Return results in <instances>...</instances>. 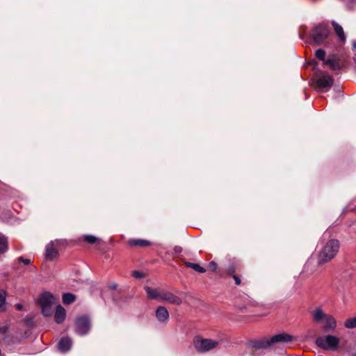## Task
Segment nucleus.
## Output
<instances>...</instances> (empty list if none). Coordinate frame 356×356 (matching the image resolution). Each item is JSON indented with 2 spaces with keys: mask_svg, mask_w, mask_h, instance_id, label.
<instances>
[{
  "mask_svg": "<svg viewBox=\"0 0 356 356\" xmlns=\"http://www.w3.org/2000/svg\"><path fill=\"white\" fill-rule=\"evenodd\" d=\"M313 69L314 72L312 78V84L315 90L318 92H325L328 91L334 83L333 70L335 68H331V70H324L320 68Z\"/></svg>",
  "mask_w": 356,
  "mask_h": 356,
  "instance_id": "f257e3e1",
  "label": "nucleus"
},
{
  "mask_svg": "<svg viewBox=\"0 0 356 356\" xmlns=\"http://www.w3.org/2000/svg\"><path fill=\"white\" fill-rule=\"evenodd\" d=\"M339 249V243L337 240H329L319 252L318 263L319 264H323L330 261L337 255Z\"/></svg>",
  "mask_w": 356,
  "mask_h": 356,
  "instance_id": "f03ea898",
  "label": "nucleus"
},
{
  "mask_svg": "<svg viewBox=\"0 0 356 356\" xmlns=\"http://www.w3.org/2000/svg\"><path fill=\"white\" fill-rule=\"evenodd\" d=\"M39 303L43 315L49 316L53 313L54 306L56 303V298L51 293L44 292L41 294L39 298Z\"/></svg>",
  "mask_w": 356,
  "mask_h": 356,
  "instance_id": "7ed1b4c3",
  "label": "nucleus"
},
{
  "mask_svg": "<svg viewBox=\"0 0 356 356\" xmlns=\"http://www.w3.org/2000/svg\"><path fill=\"white\" fill-rule=\"evenodd\" d=\"M316 345L324 350H334L338 348L339 339L334 335L319 337L316 340Z\"/></svg>",
  "mask_w": 356,
  "mask_h": 356,
  "instance_id": "20e7f679",
  "label": "nucleus"
},
{
  "mask_svg": "<svg viewBox=\"0 0 356 356\" xmlns=\"http://www.w3.org/2000/svg\"><path fill=\"white\" fill-rule=\"evenodd\" d=\"M218 342L212 339L196 337L194 339V346L198 352H207L215 348Z\"/></svg>",
  "mask_w": 356,
  "mask_h": 356,
  "instance_id": "39448f33",
  "label": "nucleus"
},
{
  "mask_svg": "<svg viewBox=\"0 0 356 356\" xmlns=\"http://www.w3.org/2000/svg\"><path fill=\"white\" fill-rule=\"evenodd\" d=\"M311 35L315 43L321 44L328 37V26L325 24H319L312 31Z\"/></svg>",
  "mask_w": 356,
  "mask_h": 356,
  "instance_id": "423d86ee",
  "label": "nucleus"
},
{
  "mask_svg": "<svg viewBox=\"0 0 356 356\" xmlns=\"http://www.w3.org/2000/svg\"><path fill=\"white\" fill-rule=\"evenodd\" d=\"M270 346L269 339H261L251 341L248 343V354L251 356L257 355L256 351L268 348Z\"/></svg>",
  "mask_w": 356,
  "mask_h": 356,
  "instance_id": "0eeeda50",
  "label": "nucleus"
},
{
  "mask_svg": "<svg viewBox=\"0 0 356 356\" xmlns=\"http://www.w3.org/2000/svg\"><path fill=\"white\" fill-rule=\"evenodd\" d=\"M90 326V319L87 316H81L76 321L75 332L79 335H85L88 333Z\"/></svg>",
  "mask_w": 356,
  "mask_h": 356,
  "instance_id": "6e6552de",
  "label": "nucleus"
},
{
  "mask_svg": "<svg viewBox=\"0 0 356 356\" xmlns=\"http://www.w3.org/2000/svg\"><path fill=\"white\" fill-rule=\"evenodd\" d=\"M159 301H163L173 305H180L181 303L180 298L176 296L171 292L164 290H161Z\"/></svg>",
  "mask_w": 356,
  "mask_h": 356,
  "instance_id": "1a4fd4ad",
  "label": "nucleus"
},
{
  "mask_svg": "<svg viewBox=\"0 0 356 356\" xmlns=\"http://www.w3.org/2000/svg\"><path fill=\"white\" fill-rule=\"evenodd\" d=\"M59 241L56 240L54 241H51L46 246L45 250V257L48 259H54L58 256V250L56 247L58 245Z\"/></svg>",
  "mask_w": 356,
  "mask_h": 356,
  "instance_id": "9d476101",
  "label": "nucleus"
},
{
  "mask_svg": "<svg viewBox=\"0 0 356 356\" xmlns=\"http://www.w3.org/2000/svg\"><path fill=\"white\" fill-rule=\"evenodd\" d=\"M292 340L293 337L286 333L278 334L269 339L270 346L280 342H289Z\"/></svg>",
  "mask_w": 356,
  "mask_h": 356,
  "instance_id": "9b49d317",
  "label": "nucleus"
},
{
  "mask_svg": "<svg viewBox=\"0 0 356 356\" xmlns=\"http://www.w3.org/2000/svg\"><path fill=\"white\" fill-rule=\"evenodd\" d=\"M323 321V328L325 331H333L337 327V321L331 315L327 314Z\"/></svg>",
  "mask_w": 356,
  "mask_h": 356,
  "instance_id": "f8f14e48",
  "label": "nucleus"
},
{
  "mask_svg": "<svg viewBox=\"0 0 356 356\" xmlns=\"http://www.w3.org/2000/svg\"><path fill=\"white\" fill-rule=\"evenodd\" d=\"M156 316L159 321L165 323L169 318L167 309L164 307H159L156 311Z\"/></svg>",
  "mask_w": 356,
  "mask_h": 356,
  "instance_id": "ddd939ff",
  "label": "nucleus"
},
{
  "mask_svg": "<svg viewBox=\"0 0 356 356\" xmlns=\"http://www.w3.org/2000/svg\"><path fill=\"white\" fill-rule=\"evenodd\" d=\"M72 345V339L69 337L62 338L58 343V349L63 353L68 351Z\"/></svg>",
  "mask_w": 356,
  "mask_h": 356,
  "instance_id": "4468645a",
  "label": "nucleus"
},
{
  "mask_svg": "<svg viewBox=\"0 0 356 356\" xmlns=\"http://www.w3.org/2000/svg\"><path fill=\"white\" fill-rule=\"evenodd\" d=\"M66 317V311L65 309L60 305H57L55 312V321L57 323H61L65 319Z\"/></svg>",
  "mask_w": 356,
  "mask_h": 356,
  "instance_id": "2eb2a0df",
  "label": "nucleus"
},
{
  "mask_svg": "<svg viewBox=\"0 0 356 356\" xmlns=\"http://www.w3.org/2000/svg\"><path fill=\"white\" fill-rule=\"evenodd\" d=\"M145 289L149 299H156L160 300V295L161 293V291L152 289L149 286H145Z\"/></svg>",
  "mask_w": 356,
  "mask_h": 356,
  "instance_id": "dca6fc26",
  "label": "nucleus"
},
{
  "mask_svg": "<svg viewBox=\"0 0 356 356\" xmlns=\"http://www.w3.org/2000/svg\"><path fill=\"white\" fill-rule=\"evenodd\" d=\"M338 64V56L335 54H330L326 60L323 62V65H330V67H336Z\"/></svg>",
  "mask_w": 356,
  "mask_h": 356,
  "instance_id": "f3484780",
  "label": "nucleus"
},
{
  "mask_svg": "<svg viewBox=\"0 0 356 356\" xmlns=\"http://www.w3.org/2000/svg\"><path fill=\"white\" fill-rule=\"evenodd\" d=\"M332 26L334 27L335 33L337 35V36L339 38V39L342 41H344L346 39V36H345L342 26H341L339 24H338L335 22H332Z\"/></svg>",
  "mask_w": 356,
  "mask_h": 356,
  "instance_id": "a211bd4d",
  "label": "nucleus"
},
{
  "mask_svg": "<svg viewBox=\"0 0 356 356\" xmlns=\"http://www.w3.org/2000/svg\"><path fill=\"white\" fill-rule=\"evenodd\" d=\"M63 302L65 305H70L76 300V296L71 293H65L63 295Z\"/></svg>",
  "mask_w": 356,
  "mask_h": 356,
  "instance_id": "6ab92c4d",
  "label": "nucleus"
},
{
  "mask_svg": "<svg viewBox=\"0 0 356 356\" xmlns=\"http://www.w3.org/2000/svg\"><path fill=\"white\" fill-rule=\"evenodd\" d=\"M327 316L321 309H317L314 312L313 317L315 321L319 322L323 321Z\"/></svg>",
  "mask_w": 356,
  "mask_h": 356,
  "instance_id": "aec40b11",
  "label": "nucleus"
},
{
  "mask_svg": "<svg viewBox=\"0 0 356 356\" xmlns=\"http://www.w3.org/2000/svg\"><path fill=\"white\" fill-rule=\"evenodd\" d=\"M8 250V239L7 238L0 234V254L4 253Z\"/></svg>",
  "mask_w": 356,
  "mask_h": 356,
  "instance_id": "412c9836",
  "label": "nucleus"
},
{
  "mask_svg": "<svg viewBox=\"0 0 356 356\" xmlns=\"http://www.w3.org/2000/svg\"><path fill=\"white\" fill-rule=\"evenodd\" d=\"M131 245L136 246H148L149 245V242L145 240L141 239H131L129 241Z\"/></svg>",
  "mask_w": 356,
  "mask_h": 356,
  "instance_id": "4be33fe9",
  "label": "nucleus"
},
{
  "mask_svg": "<svg viewBox=\"0 0 356 356\" xmlns=\"http://www.w3.org/2000/svg\"><path fill=\"white\" fill-rule=\"evenodd\" d=\"M185 265H186V266H187L188 268H191L193 270H195V271L200 273H205V271H206V270L204 268H202L197 264H194V263H191V262L187 261L185 263Z\"/></svg>",
  "mask_w": 356,
  "mask_h": 356,
  "instance_id": "5701e85b",
  "label": "nucleus"
},
{
  "mask_svg": "<svg viewBox=\"0 0 356 356\" xmlns=\"http://www.w3.org/2000/svg\"><path fill=\"white\" fill-rule=\"evenodd\" d=\"M6 293L4 290H0V311H4L6 307Z\"/></svg>",
  "mask_w": 356,
  "mask_h": 356,
  "instance_id": "b1692460",
  "label": "nucleus"
},
{
  "mask_svg": "<svg viewBox=\"0 0 356 356\" xmlns=\"http://www.w3.org/2000/svg\"><path fill=\"white\" fill-rule=\"evenodd\" d=\"M344 326L348 329L356 327V317L347 319L344 323Z\"/></svg>",
  "mask_w": 356,
  "mask_h": 356,
  "instance_id": "393cba45",
  "label": "nucleus"
},
{
  "mask_svg": "<svg viewBox=\"0 0 356 356\" xmlns=\"http://www.w3.org/2000/svg\"><path fill=\"white\" fill-rule=\"evenodd\" d=\"M84 241L90 244H94L99 241V238L93 235H85L83 236Z\"/></svg>",
  "mask_w": 356,
  "mask_h": 356,
  "instance_id": "a878e982",
  "label": "nucleus"
},
{
  "mask_svg": "<svg viewBox=\"0 0 356 356\" xmlns=\"http://www.w3.org/2000/svg\"><path fill=\"white\" fill-rule=\"evenodd\" d=\"M315 56L318 59L321 60L323 62L326 60L325 51L322 49H317L315 51Z\"/></svg>",
  "mask_w": 356,
  "mask_h": 356,
  "instance_id": "bb28decb",
  "label": "nucleus"
},
{
  "mask_svg": "<svg viewBox=\"0 0 356 356\" xmlns=\"http://www.w3.org/2000/svg\"><path fill=\"white\" fill-rule=\"evenodd\" d=\"M132 276L135 278H137V279H140V278H142L144 277V275L143 273H142L140 271H138V270H134L133 271L132 273Z\"/></svg>",
  "mask_w": 356,
  "mask_h": 356,
  "instance_id": "cd10ccee",
  "label": "nucleus"
},
{
  "mask_svg": "<svg viewBox=\"0 0 356 356\" xmlns=\"http://www.w3.org/2000/svg\"><path fill=\"white\" fill-rule=\"evenodd\" d=\"M19 261L22 262L24 265H29L31 262V259H24L22 257H20L18 258Z\"/></svg>",
  "mask_w": 356,
  "mask_h": 356,
  "instance_id": "c85d7f7f",
  "label": "nucleus"
},
{
  "mask_svg": "<svg viewBox=\"0 0 356 356\" xmlns=\"http://www.w3.org/2000/svg\"><path fill=\"white\" fill-rule=\"evenodd\" d=\"M8 328L7 326L0 327V334L6 336L8 333Z\"/></svg>",
  "mask_w": 356,
  "mask_h": 356,
  "instance_id": "c756f323",
  "label": "nucleus"
},
{
  "mask_svg": "<svg viewBox=\"0 0 356 356\" xmlns=\"http://www.w3.org/2000/svg\"><path fill=\"white\" fill-rule=\"evenodd\" d=\"M209 268L212 270H216V268H217V264L214 261H211L209 263Z\"/></svg>",
  "mask_w": 356,
  "mask_h": 356,
  "instance_id": "7c9ffc66",
  "label": "nucleus"
},
{
  "mask_svg": "<svg viewBox=\"0 0 356 356\" xmlns=\"http://www.w3.org/2000/svg\"><path fill=\"white\" fill-rule=\"evenodd\" d=\"M233 278L234 279L235 284L236 285H239L241 284V280H240V279L237 276L233 275Z\"/></svg>",
  "mask_w": 356,
  "mask_h": 356,
  "instance_id": "2f4dec72",
  "label": "nucleus"
},
{
  "mask_svg": "<svg viewBox=\"0 0 356 356\" xmlns=\"http://www.w3.org/2000/svg\"><path fill=\"white\" fill-rule=\"evenodd\" d=\"M181 250H182V249H181V247H179V246H175V247L174 248V251H175V253H179V252H181Z\"/></svg>",
  "mask_w": 356,
  "mask_h": 356,
  "instance_id": "473e14b6",
  "label": "nucleus"
},
{
  "mask_svg": "<svg viewBox=\"0 0 356 356\" xmlns=\"http://www.w3.org/2000/svg\"><path fill=\"white\" fill-rule=\"evenodd\" d=\"M15 307L17 310H21L22 309L23 306L21 304H17V305H16Z\"/></svg>",
  "mask_w": 356,
  "mask_h": 356,
  "instance_id": "72a5a7b5",
  "label": "nucleus"
},
{
  "mask_svg": "<svg viewBox=\"0 0 356 356\" xmlns=\"http://www.w3.org/2000/svg\"><path fill=\"white\" fill-rule=\"evenodd\" d=\"M229 273H234V268L233 267H230L228 270Z\"/></svg>",
  "mask_w": 356,
  "mask_h": 356,
  "instance_id": "f704fd0d",
  "label": "nucleus"
},
{
  "mask_svg": "<svg viewBox=\"0 0 356 356\" xmlns=\"http://www.w3.org/2000/svg\"><path fill=\"white\" fill-rule=\"evenodd\" d=\"M309 64L314 65V66L317 65V63H316V61L314 60H312L311 62H309Z\"/></svg>",
  "mask_w": 356,
  "mask_h": 356,
  "instance_id": "c9c22d12",
  "label": "nucleus"
},
{
  "mask_svg": "<svg viewBox=\"0 0 356 356\" xmlns=\"http://www.w3.org/2000/svg\"><path fill=\"white\" fill-rule=\"evenodd\" d=\"M352 44H353V47L354 49H356V41H353V43H352Z\"/></svg>",
  "mask_w": 356,
  "mask_h": 356,
  "instance_id": "e433bc0d",
  "label": "nucleus"
},
{
  "mask_svg": "<svg viewBox=\"0 0 356 356\" xmlns=\"http://www.w3.org/2000/svg\"><path fill=\"white\" fill-rule=\"evenodd\" d=\"M117 287V284H113L111 288L113 289H115Z\"/></svg>",
  "mask_w": 356,
  "mask_h": 356,
  "instance_id": "4c0bfd02",
  "label": "nucleus"
},
{
  "mask_svg": "<svg viewBox=\"0 0 356 356\" xmlns=\"http://www.w3.org/2000/svg\"><path fill=\"white\" fill-rule=\"evenodd\" d=\"M355 72H356V68H355Z\"/></svg>",
  "mask_w": 356,
  "mask_h": 356,
  "instance_id": "58836bf2",
  "label": "nucleus"
}]
</instances>
